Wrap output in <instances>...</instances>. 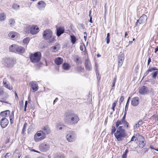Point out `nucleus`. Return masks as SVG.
I'll return each mask as SVG.
<instances>
[{
	"instance_id": "43",
	"label": "nucleus",
	"mask_w": 158,
	"mask_h": 158,
	"mask_svg": "<svg viewBox=\"0 0 158 158\" xmlns=\"http://www.w3.org/2000/svg\"><path fill=\"white\" fill-rule=\"evenodd\" d=\"M153 69H152L151 68H149L148 70L144 74L145 75V76L147 75L149 72H152V70Z\"/></svg>"
},
{
	"instance_id": "42",
	"label": "nucleus",
	"mask_w": 158,
	"mask_h": 158,
	"mask_svg": "<svg viewBox=\"0 0 158 158\" xmlns=\"http://www.w3.org/2000/svg\"><path fill=\"white\" fill-rule=\"evenodd\" d=\"M5 15L3 13H1L0 14V21H3L4 20L5 18Z\"/></svg>"
},
{
	"instance_id": "30",
	"label": "nucleus",
	"mask_w": 158,
	"mask_h": 158,
	"mask_svg": "<svg viewBox=\"0 0 158 158\" xmlns=\"http://www.w3.org/2000/svg\"><path fill=\"white\" fill-rule=\"evenodd\" d=\"M76 70L79 73H81L84 69V67H82L81 66H78L75 68Z\"/></svg>"
},
{
	"instance_id": "64",
	"label": "nucleus",
	"mask_w": 158,
	"mask_h": 158,
	"mask_svg": "<svg viewBox=\"0 0 158 158\" xmlns=\"http://www.w3.org/2000/svg\"><path fill=\"white\" fill-rule=\"evenodd\" d=\"M158 51V46L155 49V53H156Z\"/></svg>"
},
{
	"instance_id": "58",
	"label": "nucleus",
	"mask_w": 158,
	"mask_h": 158,
	"mask_svg": "<svg viewBox=\"0 0 158 158\" xmlns=\"http://www.w3.org/2000/svg\"><path fill=\"white\" fill-rule=\"evenodd\" d=\"M125 119H123V118H122V119L121 120V122L122 123H124L126 122H127V121H126Z\"/></svg>"
},
{
	"instance_id": "20",
	"label": "nucleus",
	"mask_w": 158,
	"mask_h": 158,
	"mask_svg": "<svg viewBox=\"0 0 158 158\" xmlns=\"http://www.w3.org/2000/svg\"><path fill=\"white\" fill-rule=\"evenodd\" d=\"M10 112L9 110H7L0 112V115L1 116L7 117L10 115Z\"/></svg>"
},
{
	"instance_id": "46",
	"label": "nucleus",
	"mask_w": 158,
	"mask_h": 158,
	"mask_svg": "<svg viewBox=\"0 0 158 158\" xmlns=\"http://www.w3.org/2000/svg\"><path fill=\"white\" fill-rule=\"evenodd\" d=\"M123 127L122 126H119L117 129V131H125V130L123 129Z\"/></svg>"
},
{
	"instance_id": "3",
	"label": "nucleus",
	"mask_w": 158,
	"mask_h": 158,
	"mask_svg": "<svg viewBox=\"0 0 158 158\" xmlns=\"http://www.w3.org/2000/svg\"><path fill=\"white\" fill-rule=\"evenodd\" d=\"M41 53L40 52H36L35 53H30L29 58L31 61L33 63L38 62L41 60Z\"/></svg>"
},
{
	"instance_id": "45",
	"label": "nucleus",
	"mask_w": 158,
	"mask_h": 158,
	"mask_svg": "<svg viewBox=\"0 0 158 158\" xmlns=\"http://www.w3.org/2000/svg\"><path fill=\"white\" fill-rule=\"evenodd\" d=\"M124 97L123 96H122L119 99V105H120L124 101Z\"/></svg>"
},
{
	"instance_id": "41",
	"label": "nucleus",
	"mask_w": 158,
	"mask_h": 158,
	"mask_svg": "<svg viewBox=\"0 0 158 158\" xmlns=\"http://www.w3.org/2000/svg\"><path fill=\"white\" fill-rule=\"evenodd\" d=\"M96 75L97 77L98 83V84L100 83V81L101 79V76H100L99 73H96Z\"/></svg>"
},
{
	"instance_id": "63",
	"label": "nucleus",
	"mask_w": 158,
	"mask_h": 158,
	"mask_svg": "<svg viewBox=\"0 0 158 158\" xmlns=\"http://www.w3.org/2000/svg\"><path fill=\"white\" fill-rule=\"evenodd\" d=\"M58 100V98H56L53 101V104H54Z\"/></svg>"
},
{
	"instance_id": "61",
	"label": "nucleus",
	"mask_w": 158,
	"mask_h": 158,
	"mask_svg": "<svg viewBox=\"0 0 158 158\" xmlns=\"http://www.w3.org/2000/svg\"><path fill=\"white\" fill-rule=\"evenodd\" d=\"M3 84L5 87L8 84L7 83L6 81H5L4 79L3 81Z\"/></svg>"
},
{
	"instance_id": "53",
	"label": "nucleus",
	"mask_w": 158,
	"mask_h": 158,
	"mask_svg": "<svg viewBox=\"0 0 158 158\" xmlns=\"http://www.w3.org/2000/svg\"><path fill=\"white\" fill-rule=\"evenodd\" d=\"M151 61V58L150 57H149L148 58V64H147L148 66L149 65Z\"/></svg>"
},
{
	"instance_id": "28",
	"label": "nucleus",
	"mask_w": 158,
	"mask_h": 158,
	"mask_svg": "<svg viewBox=\"0 0 158 158\" xmlns=\"http://www.w3.org/2000/svg\"><path fill=\"white\" fill-rule=\"evenodd\" d=\"M15 23V21L13 18H11L9 20V25L12 27L14 26Z\"/></svg>"
},
{
	"instance_id": "38",
	"label": "nucleus",
	"mask_w": 158,
	"mask_h": 158,
	"mask_svg": "<svg viewBox=\"0 0 158 158\" xmlns=\"http://www.w3.org/2000/svg\"><path fill=\"white\" fill-rule=\"evenodd\" d=\"M117 102V100H115L112 104L111 109L113 110V112H114L115 110V107L116 106Z\"/></svg>"
},
{
	"instance_id": "22",
	"label": "nucleus",
	"mask_w": 158,
	"mask_h": 158,
	"mask_svg": "<svg viewBox=\"0 0 158 158\" xmlns=\"http://www.w3.org/2000/svg\"><path fill=\"white\" fill-rule=\"evenodd\" d=\"M74 60L77 64H81L82 63V61L81 60V58L77 55H75L74 57Z\"/></svg>"
},
{
	"instance_id": "11",
	"label": "nucleus",
	"mask_w": 158,
	"mask_h": 158,
	"mask_svg": "<svg viewBox=\"0 0 158 158\" xmlns=\"http://www.w3.org/2000/svg\"><path fill=\"white\" fill-rule=\"evenodd\" d=\"M39 31V28L36 25H32L30 29V33L32 35L37 34Z\"/></svg>"
},
{
	"instance_id": "18",
	"label": "nucleus",
	"mask_w": 158,
	"mask_h": 158,
	"mask_svg": "<svg viewBox=\"0 0 158 158\" xmlns=\"http://www.w3.org/2000/svg\"><path fill=\"white\" fill-rule=\"evenodd\" d=\"M37 7L40 10L44 9L46 5V3L43 1L39 2L37 3Z\"/></svg>"
},
{
	"instance_id": "35",
	"label": "nucleus",
	"mask_w": 158,
	"mask_h": 158,
	"mask_svg": "<svg viewBox=\"0 0 158 158\" xmlns=\"http://www.w3.org/2000/svg\"><path fill=\"white\" fill-rule=\"evenodd\" d=\"M60 46V45L56 43V45L52 47L51 48V49L53 50H56L58 48L59 49Z\"/></svg>"
},
{
	"instance_id": "59",
	"label": "nucleus",
	"mask_w": 158,
	"mask_h": 158,
	"mask_svg": "<svg viewBox=\"0 0 158 158\" xmlns=\"http://www.w3.org/2000/svg\"><path fill=\"white\" fill-rule=\"evenodd\" d=\"M142 124V120H139V122L138 123V125H141Z\"/></svg>"
},
{
	"instance_id": "25",
	"label": "nucleus",
	"mask_w": 158,
	"mask_h": 158,
	"mask_svg": "<svg viewBox=\"0 0 158 158\" xmlns=\"http://www.w3.org/2000/svg\"><path fill=\"white\" fill-rule=\"evenodd\" d=\"M16 44H13L11 45L9 48V51L10 52L15 53L16 50Z\"/></svg>"
},
{
	"instance_id": "19",
	"label": "nucleus",
	"mask_w": 158,
	"mask_h": 158,
	"mask_svg": "<svg viewBox=\"0 0 158 158\" xmlns=\"http://www.w3.org/2000/svg\"><path fill=\"white\" fill-rule=\"evenodd\" d=\"M142 137V139L141 141H139L138 144V146L140 148H142L146 145V142L144 141V138L143 136H141Z\"/></svg>"
},
{
	"instance_id": "14",
	"label": "nucleus",
	"mask_w": 158,
	"mask_h": 158,
	"mask_svg": "<svg viewBox=\"0 0 158 158\" xmlns=\"http://www.w3.org/2000/svg\"><path fill=\"white\" fill-rule=\"evenodd\" d=\"M30 84L31 85L33 92H35L38 90L39 86L36 81H31L30 83Z\"/></svg>"
},
{
	"instance_id": "33",
	"label": "nucleus",
	"mask_w": 158,
	"mask_h": 158,
	"mask_svg": "<svg viewBox=\"0 0 158 158\" xmlns=\"http://www.w3.org/2000/svg\"><path fill=\"white\" fill-rule=\"evenodd\" d=\"M16 33L13 31L11 32L8 34V36L10 38H14L15 36V34Z\"/></svg>"
},
{
	"instance_id": "50",
	"label": "nucleus",
	"mask_w": 158,
	"mask_h": 158,
	"mask_svg": "<svg viewBox=\"0 0 158 158\" xmlns=\"http://www.w3.org/2000/svg\"><path fill=\"white\" fill-rule=\"evenodd\" d=\"M11 156V154L10 153H6L4 156V158H10V157Z\"/></svg>"
},
{
	"instance_id": "55",
	"label": "nucleus",
	"mask_w": 158,
	"mask_h": 158,
	"mask_svg": "<svg viewBox=\"0 0 158 158\" xmlns=\"http://www.w3.org/2000/svg\"><path fill=\"white\" fill-rule=\"evenodd\" d=\"M127 114V111H124V114L122 118L126 119V116Z\"/></svg>"
},
{
	"instance_id": "31",
	"label": "nucleus",
	"mask_w": 158,
	"mask_h": 158,
	"mask_svg": "<svg viewBox=\"0 0 158 158\" xmlns=\"http://www.w3.org/2000/svg\"><path fill=\"white\" fill-rule=\"evenodd\" d=\"M77 28L80 30H83L85 28V26L84 24L82 23H78V24Z\"/></svg>"
},
{
	"instance_id": "1",
	"label": "nucleus",
	"mask_w": 158,
	"mask_h": 158,
	"mask_svg": "<svg viewBox=\"0 0 158 158\" xmlns=\"http://www.w3.org/2000/svg\"><path fill=\"white\" fill-rule=\"evenodd\" d=\"M79 120L78 116L75 113L68 112L65 114L64 121L68 125H75L78 123Z\"/></svg>"
},
{
	"instance_id": "10",
	"label": "nucleus",
	"mask_w": 158,
	"mask_h": 158,
	"mask_svg": "<svg viewBox=\"0 0 158 158\" xmlns=\"http://www.w3.org/2000/svg\"><path fill=\"white\" fill-rule=\"evenodd\" d=\"M65 29L64 27L60 26L56 29V34L58 37H60L64 32Z\"/></svg>"
},
{
	"instance_id": "12",
	"label": "nucleus",
	"mask_w": 158,
	"mask_h": 158,
	"mask_svg": "<svg viewBox=\"0 0 158 158\" xmlns=\"http://www.w3.org/2000/svg\"><path fill=\"white\" fill-rule=\"evenodd\" d=\"M4 61L5 65L7 67H11L14 64V63H13V60L11 58L5 59Z\"/></svg>"
},
{
	"instance_id": "23",
	"label": "nucleus",
	"mask_w": 158,
	"mask_h": 158,
	"mask_svg": "<svg viewBox=\"0 0 158 158\" xmlns=\"http://www.w3.org/2000/svg\"><path fill=\"white\" fill-rule=\"evenodd\" d=\"M139 18L140 19V23L142 24L144 23L147 19V15L144 14L143 15Z\"/></svg>"
},
{
	"instance_id": "15",
	"label": "nucleus",
	"mask_w": 158,
	"mask_h": 158,
	"mask_svg": "<svg viewBox=\"0 0 158 158\" xmlns=\"http://www.w3.org/2000/svg\"><path fill=\"white\" fill-rule=\"evenodd\" d=\"M85 68L87 70L90 71L92 70V66L89 59H87L85 60Z\"/></svg>"
},
{
	"instance_id": "17",
	"label": "nucleus",
	"mask_w": 158,
	"mask_h": 158,
	"mask_svg": "<svg viewBox=\"0 0 158 158\" xmlns=\"http://www.w3.org/2000/svg\"><path fill=\"white\" fill-rule=\"evenodd\" d=\"M16 52L18 54H22L25 51V48L21 46H19L17 45L16 47Z\"/></svg>"
},
{
	"instance_id": "27",
	"label": "nucleus",
	"mask_w": 158,
	"mask_h": 158,
	"mask_svg": "<svg viewBox=\"0 0 158 158\" xmlns=\"http://www.w3.org/2000/svg\"><path fill=\"white\" fill-rule=\"evenodd\" d=\"M8 97L9 95H8L7 94H6L5 96V98H2L0 100V102H4L10 105V103H9L8 101L6 100V99L8 98Z\"/></svg>"
},
{
	"instance_id": "8",
	"label": "nucleus",
	"mask_w": 158,
	"mask_h": 158,
	"mask_svg": "<svg viewBox=\"0 0 158 158\" xmlns=\"http://www.w3.org/2000/svg\"><path fill=\"white\" fill-rule=\"evenodd\" d=\"M39 148L40 151L42 152H46L49 150V146L46 143H44L39 146Z\"/></svg>"
},
{
	"instance_id": "48",
	"label": "nucleus",
	"mask_w": 158,
	"mask_h": 158,
	"mask_svg": "<svg viewBox=\"0 0 158 158\" xmlns=\"http://www.w3.org/2000/svg\"><path fill=\"white\" fill-rule=\"evenodd\" d=\"M123 124L126 128L127 129L128 128L129 124L127 121Z\"/></svg>"
},
{
	"instance_id": "21",
	"label": "nucleus",
	"mask_w": 158,
	"mask_h": 158,
	"mask_svg": "<svg viewBox=\"0 0 158 158\" xmlns=\"http://www.w3.org/2000/svg\"><path fill=\"white\" fill-rule=\"evenodd\" d=\"M63 61V60L60 57H58L55 59V63L57 65H59L62 64Z\"/></svg>"
},
{
	"instance_id": "5",
	"label": "nucleus",
	"mask_w": 158,
	"mask_h": 158,
	"mask_svg": "<svg viewBox=\"0 0 158 158\" xmlns=\"http://www.w3.org/2000/svg\"><path fill=\"white\" fill-rule=\"evenodd\" d=\"M46 137L45 134L42 131H38L35 135L34 138L36 141H39L44 139Z\"/></svg>"
},
{
	"instance_id": "56",
	"label": "nucleus",
	"mask_w": 158,
	"mask_h": 158,
	"mask_svg": "<svg viewBox=\"0 0 158 158\" xmlns=\"http://www.w3.org/2000/svg\"><path fill=\"white\" fill-rule=\"evenodd\" d=\"M95 73H99V71L98 70V66H96V67H95Z\"/></svg>"
},
{
	"instance_id": "62",
	"label": "nucleus",
	"mask_w": 158,
	"mask_h": 158,
	"mask_svg": "<svg viewBox=\"0 0 158 158\" xmlns=\"http://www.w3.org/2000/svg\"><path fill=\"white\" fill-rule=\"evenodd\" d=\"M152 69H153L152 70V71H154L155 70H158V69H157V68L156 67H152Z\"/></svg>"
},
{
	"instance_id": "2",
	"label": "nucleus",
	"mask_w": 158,
	"mask_h": 158,
	"mask_svg": "<svg viewBox=\"0 0 158 158\" xmlns=\"http://www.w3.org/2000/svg\"><path fill=\"white\" fill-rule=\"evenodd\" d=\"M42 36L43 38L45 40H48V43H52L54 41L55 37L52 36V32L50 29H47L44 31Z\"/></svg>"
},
{
	"instance_id": "7",
	"label": "nucleus",
	"mask_w": 158,
	"mask_h": 158,
	"mask_svg": "<svg viewBox=\"0 0 158 158\" xmlns=\"http://www.w3.org/2000/svg\"><path fill=\"white\" fill-rule=\"evenodd\" d=\"M124 58V55L123 52H120L119 55L118 56V67L122 66L123 63Z\"/></svg>"
},
{
	"instance_id": "37",
	"label": "nucleus",
	"mask_w": 158,
	"mask_h": 158,
	"mask_svg": "<svg viewBox=\"0 0 158 158\" xmlns=\"http://www.w3.org/2000/svg\"><path fill=\"white\" fill-rule=\"evenodd\" d=\"M55 158H64V157L63 154L59 153L55 156Z\"/></svg>"
},
{
	"instance_id": "9",
	"label": "nucleus",
	"mask_w": 158,
	"mask_h": 158,
	"mask_svg": "<svg viewBox=\"0 0 158 158\" xmlns=\"http://www.w3.org/2000/svg\"><path fill=\"white\" fill-rule=\"evenodd\" d=\"M139 92L140 94L145 95L149 94V90L147 87L143 86L139 88Z\"/></svg>"
},
{
	"instance_id": "4",
	"label": "nucleus",
	"mask_w": 158,
	"mask_h": 158,
	"mask_svg": "<svg viewBox=\"0 0 158 158\" xmlns=\"http://www.w3.org/2000/svg\"><path fill=\"white\" fill-rule=\"evenodd\" d=\"M114 135L117 141H120L123 140L124 138L126 136L127 134L125 131H116L114 133Z\"/></svg>"
},
{
	"instance_id": "24",
	"label": "nucleus",
	"mask_w": 158,
	"mask_h": 158,
	"mask_svg": "<svg viewBox=\"0 0 158 158\" xmlns=\"http://www.w3.org/2000/svg\"><path fill=\"white\" fill-rule=\"evenodd\" d=\"M42 130L45 132V134L46 133L47 134H50L51 131L49 127L48 126H45L44 127L42 128Z\"/></svg>"
},
{
	"instance_id": "13",
	"label": "nucleus",
	"mask_w": 158,
	"mask_h": 158,
	"mask_svg": "<svg viewBox=\"0 0 158 158\" xmlns=\"http://www.w3.org/2000/svg\"><path fill=\"white\" fill-rule=\"evenodd\" d=\"M9 123V121L5 117H3L0 121V125L2 128H5Z\"/></svg>"
},
{
	"instance_id": "29",
	"label": "nucleus",
	"mask_w": 158,
	"mask_h": 158,
	"mask_svg": "<svg viewBox=\"0 0 158 158\" xmlns=\"http://www.w3.org/2000/svg\"><path fill=\"white\" fill-rule=\"evenodd\" d=\"M70 38L71 40V42L73 44H74L75 43L76 41V37L73 35H70Z\"/></svg>"
},
{
	"instance_id": "34",
	"label": "nucleus",
	"mask_w": 158,
	"mask_h": 158,
	"mask_svg": "<svg viewBox=\"0 0 158 158\" xmlns=\"http://www.w3.org/2000/svg\"><path fill=\"white\" fill-rule=\"evenodd\" d=\"M130 98H131V97H129L127 99V103H126V106H125L124 111H127V110H128V105H129V100L130 99Z\"/></svg>"
},
{
	"instance_id": "60",
	"label": "nucleus",
	"mask_w": 158,
	"mask_h": 158,
	"mask_svg": "<svg viewBox=\"0 0 158 158\" xmlns=\"http://www.w3.org/2000/svg\"><path fill=\"white\" fill-rule=\"evenodd\" d=\"M3 84L5 87L8 84L7 83L6 81H5L4 79L3 81Z\"/></svg>"
},
{
	"instance_id": "57",
	"label": "nucleus",
	"mask_w": 158,
	"mask_h": 158,
	"mask_svg": "<svg viewBox=\"0 0 158 158\" xmlns=\"http://www.w3.org/2000/svg\"><path fill=\"white\" fill-rule=\"evenodd\" d=\"M139 125H138V124L137 123H136L135 124V125L134 126V129H136L137 127H138Z\"/></svg>"
},
{
	"instance_id": "40",
	"label": "nucleus",
	"mask_w": 158,
	"mask_h": 158,
	"mask_svg": "<svg viewBox=\"0 0 158 158\" xmlns=\"http://www.w3.org/2000/svg\"><path fill=\"white\" fill-rule=\"evenodd\" d=\"M19 6L16 3H14L12 6V8L16 10L18 9L19 8Z\"/></svg>"
},
{
	"instance_id": "44",
	"label": "nucleus",
	"mask_w": 158,
	"mask_h": 158,
	"mask_svg": "<svg viewBox=\"0 0 158 158\" xmlns=\"http://www.w3.org/2000/svg\"><path fill=\"white\" fill-rule=\"evenodd\" d=\"M116 131V128L115 126H112V129H111V134L112 135H113V134Z\"/></svg>"
},
{
	"instance_id": "51",
	"label": "nucleus",
	"mask_w": 158,
	"mask_h": 158,
	"mask_svg": "<svg viewBox=\"0 0 158 158\" xmlns=\"http://www.w3.org/2000/svg\"><path fill=\"white\" fill-rule=\"evenodd\" d=\"M4 94V91L3 88H0V96L3 95Z\"/></svg>"
},
{
	"instance_id": "36",
	"label": "nucleus",
	"mask_w": 158,
	"mask_h": 158,
	"mask_svg": "<svg viewBox=\"0 0 158 158\" xmlns=\"http://www.w3.org/2000/svg\"><path fill=\"white\" fill-rule=\"evenodd\" d=\"M110 35L109 33H108L107 34L106 37V39L107 44H109L110 42Z\"/></svg>"
},
{
	"instance_id": "54",
	"label": "nucleus",
	"mask_w": 158,
	"mask_h": 158,
	"mask_svg": "<svg viewBox=\"0 0 158 158\" xmlns=\"http://www.w3.org/2000/svg\"><path fill=\"white\" fill-rule=\"evenodd\" d=\"M26 127H23V129L22 130V131L21 132V133L22 134H23V135L25 133V132L26 131Z\"/></svg>"
},
{
	"instance_id": "6",
	"label": "nucleus",
	"mask_w": 158,
	"mask_h": 158,
	"mask_svg": "<svg viewBox=\"0 0 158 158\" xmlns=\"http://www.w3.org/2000/svg\"><path fill=\"white\" fill-rule=\"evenodd\" d=\"M76 135L75 132L73 131H69L66 133V138L69 142L74 141L75 139Z\"/></svg>"
},
{
	"instance_id": "52",
	"label": "nucleus",
	"mask_w": 158,
	"mask_h": 158,
	"mask_svg": "<svg viewBox=\"0 0 158 158\" xmlns=\"http://www.w3.org/2000/svg\"><path fill=\"white\" fill-rule=\"evenodd\" d=\"M116 124H117L118 125H120L122 124L121 121L119 120H118L117 122L116 123Z\"/></svg>"
},
{
	"instance_id": "47",
	"label": "nucleus",
	"mask_w": 158,
	"mask_h": 158,
	"mask_svg": "<svg viewBox=\"0 0 158 158\" xmlns=\"http://www.w3.org/2000/svg\"><path fill=\"white\" fill-rule=\"evenodd\" d=\"M137 139V138L134 135H133L131 137V139L129 143H131V141H134L135 139V141H136Z\"/></svg>"
},
{
	"instance_id": "49",
	"label": "nucleus",
	"mask_w": 158,
	"mask_h": 158,
	"mask_svg": "<svg viewBox=\"0 0 158 158\" xmlns=\"http://www.w3.org/2000/svg\"><path fill=\"white\" fill-rule=\"evenodd\" d=\"M5 87L10 90L12 89V88L11 87L10 84L9 83L6 85L5 86Z\"/></svg>"
},
{
	"instance_id": "32",
	"label": "nucleus",
	"mask_w": 158,
	"mask_h": 158,
	"mask_svg": "<svg viewBox=\"0 0 158 158\" xmlns=\"http://www.w3.org/2000/svg\"><path fill=\"white\" fill-rule=\"evenodd\" d=\"M30 40V38L27 37H26V38L24 39L23 40V43L24 44L27 45L28 44Z\"/></svg>"
},
{
	"instance_id": "16",
	"label": "nucleus",
	"mask_w": 158,
	"mask_h": 158,
	"mask_svg": "<svg viewBox=\"0 0 158 158\" xmlns=\"http://www.w3.org/2000/svg\"><path fill=\"white\" fill-rule=\"evenodd\" d=\"M139 98L138 97H136L132 98L131 104L133 106H136L139 104Z\"/></svg>"
},
{
	"instance_id": "39",
	"label": "nucleus",
	"mask_w": 158,
	"mask_h": 158,
	"mask_svg": "<svg viewBox=\"0 0 158 158\" xmlns=\"http://www.w3.org/2000/svg\"><path fill=\"white\" fill-rule=\"evenodd\" d=\"M128 152V150L127 149L125 150V152L123 153L122 158H127V154Z\"/></svg>"
},
{
	"instance_id": "26",
	"label": "nucleus",
	"mask_w": 158,
	"mask_h": 158,
	"mask_svg": "<svg viewBox=\"0 0 158 158\" xmlns=\"http://www.w3.org/2000/svg\"><path fill=\"white\" fill-rule=\"evenodd\" d=\"M71 67L70 64L68 63H64L62 64V68L64 70H69Z\"/></svg>"
}]
</instances>
